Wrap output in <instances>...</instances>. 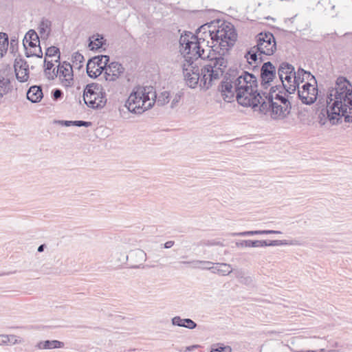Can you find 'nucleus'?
<instances>
[{
  "mask_svg": "<svg viewBox=\"0 0 352 352\" xmlns=\"http://www.w3.org/2000/svg\"><path fill=\"white\" fill-rule=\"evenodd\" d=\"M43 97L42 88L40 86H32L27 91V98L32 102H38Z\"/></svg>",
  "mask_w": 352,
  "mask_h": 352,
  "instance_id": "obj_20",
  "label": "nucleus"
},
{
  "mask_svg": "<svg viewBox=\"0 0 352 352\" xmlns=\"http://www.w3.org/2000/svg\"><path fill=\"white\" fill-rule=\"evenodd\" d=\"M74 126H78V127H80V126L88 127L91 125V122L82 121V120H76V121H74Z\"/></svg>",
  "mask_w": 352,
  "mask_h": 352,
  "instance_id": "obj_45",
  "label": "nucleus"
},
{
  "mask_svg": "<svg viewBox=\"0 0 352 352\" xmlns=\"http://www.w3.org/2000/svg\"><path fill=\"white\" fill-rule=\"evenodd\" d=\"M1 345H15L23 342V340L13 334L1 335Z\"/></svg>",
  "mask_w": 352,
  "mask_h": 352,
  "instance_id": "obj_25",
  "label": "nucleus"
},
{
  "mask_svg": "<svg viewBox=\"0 0 352 352\" xmlns=\"http://www.w3.org/2000/svg\"><path fill=\"white\" fill-rule=\"evenodd\" d=\"M63 347H64V343L56 340L40 341L36 345V348L39 350L60 349Z\"/></svg>",
  "mask_w": 352,
  "mask_h": 352,
  "instance_id": "obj_22",
  "label": "nucleus"
},
{
  "mask_svg": "<svg viewBox=\"0 0 352 352\" xmlns=\"http://www.w3.org/2000/svg\"><path fill=\"white\" fill-rule=\"evenodd\" d=\"M278 74L282 82L281 86H277L279 90L285 91L289 94L294 93L298 86L295 80H293L295 76L294 67L287 63H283L279 66Z\"/></svg>",
  "mask_w": 352,
  "mask_h": 352,
  "instance_id": "obj_11",
  "label": "nucleus"
},
{
  "mask_svg": "<svg viewBox=\"0 0 352 352\" xmlns=\"http://www.w3.org/2000/svg\"><path fill=\"white\" fill-rule=\"evenodd\" d=\"M346 122H352V106L343 116Z\"/></svg>",
  "mask_w": 352,
  "mask_h": 352,
  "instance_id": "obj_49",
  "label": "nucleus"
},
{
  "mask_svg": "<svg viewBox=\"0 0 352 352\" xmlns=\"http://www.w3.org/2000/svg\"><path fill=\"white\" fill-rule=\"evenodd\" d=\"M72 59L73 64L76 65L78 69L82 66V63L85 60L84 56L79 52L74 53L72 56Z\"/></svg>",
  "mask_w": 352,
  "mask_h": 352,
  "instance_id": "obj_37",
  "label": "nucleus"
},
{
  "mask_svg": "<svg viewBox=\"0 0 352 352\" xmlns=\"http://www.w3.org/2000/svg\"><path fill=\"white\" fill-rule=\"evenodd\" d=\"M300 352H324V350H323V349H321V350H320L319 351H313V350H309V351H300Z\"/></svg>",
  "mask_w": 352,
  "mask_h": 352,
  "instance_id": "obj_56",
  "label": "nucleus"
},
{
  "mask_svg": "<svg viewBox=\"0 0 352 352\" xmlns=\"http://www.w3.org/2000/svg\"><path fill=\"white\" fill-rule=\"evenodd\" d=\"M41 38L46 39L51 31V21L48 19H43L38 28Z\"/></svg>",
  "mask_w": 352,
  "mask_h": 352,
  "instance_id": "obj_30",
  "label": "nucleus"
},
{
  "mask_svg": "<svg viewBox=\"0 0 352 352\" xmlns=\"http://www.w3.org/2000/svg\"><path fill=\"white\" fill-rule=\"evenodd\" d=\"M74 121H67V120H65V121H63L62 123L66 126H74Z\"/></svg>",
  "mask_w": 352,
  "mask_h": 352,
  "instance_id": "obj_54",
  "label": "nucleus"
},
{
  "mask_svg": "<svg viewBox=\"0 0 352 352\" xmlns=\"http://www.w3.org/2000/svg\"><path fill=\"white\" fill-rule=\"evenodd\" d=\"M192 41L183 53L186 58V63L193 62L192 59H198L199 58H204V50L201 49L203 45L210 47V41L206 34L200 32V28L198 30L196 36H192Z\"/></svg>",
  "mask_w": 352,
  "mask_h": 352,
  "instance_id": "obj_9",
  "label": "nucleus"
},
{
  "mask_svg": "<svg viewBox=\"0 0 352 352\" xmlns=\"http://www.w3.org/2000/svg\"><path fill=\"white\" fill-rule=\"evenodd\" d=\"M56 74V71H55V69L53 70V75L52 76V78L53 79L54 77H56L54 74Z\"/></svg>",
  "mask_w": 352,
  "mask_h": 352,
  "instance_id": "obj_59",
  "label": "nucleus"
},
{
  "mask_svg": "<svg viewBox=\"0 0 352 352\" xmlns=\"http://www.w3.org/2000/svg\"><path fill=\"white\" fill-rule=\"evenodd\" d=\"M8 45V36L5 33L0 32V46L5 47Z\"/></svg>",
  "mask_w": 352,
  "mask_h": 352,
  "instance_id": "obj_43",
  "label": "nucleus"
},
{
  "mask_svg": "<svg viewBox=\"0 0 352 352\" xmlns=\"http://www.w3.org/2000/svg\"><path fill=\"white\" fill-rule=\"evenodd\" d=\"M44 63L45 65V72L46 75H47V71H50L53 67L54 64L52 61L47 60L46 58L45 59ZM48 74H50V72H48Z\"/></svg>",
  "mask_w": 352,
  "mask_h": 352,
  "instance_id": "obj_51",
  "label": "nucleus"
},
{
  "mask_svg": "<svg viewBox=\"0 0 352 352\" xmlns=\"http://www.w3.org/2000/svg\"><path fill=\"white\" fill-rule=\"evenodd\" d=\"M197 346H196V345H193V346H189V347H188V348H187V349H188V351H190L191 349H194V348H196Z\"/></svg>",
  "mask_w": 352,
  "mask_h": 352,
  "instance_id": "obj_58",
  "label": "nucleus"
},
{
  "mask_svg": "<svg viewBox=\"0 0 352 352\" xmlns=\"http://www.w3.org/2000/svg\"><path fill=\"white\" fill-rule=\"evenodd\" d=\"M254 87H258V84L257 78L253 74L230 68L226 73L219 90L224 99L230 101L239 91Z\"/></svg>",
  "mask_w": 352,
  "mask_h": 352,
  "instance_id": "obj_3",
  "label": "nucleus"
},
{
  "mask_svg": "<svg viewBox=\"0 0 352 352\" xmlns=\"http://www.w3.org/2000/svg\"><path fill=\"white\" fill-rule=\"evenodd\" d=\"M236 278L239 283L246 285H250L253 283L252 277L248 276L242 270H237L234 272Z\"/></svg>",
  "mask_w": 352,
  "mask_h": 352,
  "instance_id": "obj_31",
  "label": "nucleus"
},
{
  "mask_svg": "<svg viewBox=\"0 0 352 352\" xmlns=\"http://www.w3.org/2000/svg\"><path fill=\"white\" fill-rule=\"evenodd\" d=\"M256 43L245 56L247 62L254 70L261 63V55H272L276 50L275 38L269 32L259 33L256 36Z\"/></svg>",
  "mask_w": 352,
  "mask_h": 352,
  "instance_id": "obj_6",
  "label": "nucleus"
},
{
  "mask_svg": "<svg viewBox=\"0 0 352 352\" xmlns=\"http://www.w3.org/2000/svg\"><path fill=\"white\" fill-rule=\"evenodd\" d=\"M184 320V319L181 318L179 316H175L172 318L171 322L174 326L184 327L185 322Z\"/></svg>",
  "mask_w": 352,
  "mask_h": 352,
  "instance_id": "obj_39",
  "label": "nucleus"
},
{
  "mask_svg": "<svg viewBox=\"0 0 352 352\" xmlns=\"http://www.w3.org/2000/svg\"><path fill=\"white\" fill-rule=\"evenodd\" d=\"M85 103L93 109H101L107 103L106 94L103 88L98 83L87 85L83 94Z\"/></svg>",
  "mask_w": 352,
  "mask_h": 352,
  "instance_id": "obj_8",
  "label": "nucleus"
},
{
  "mask_svg": "<svg viewBox=\"0 0 352 352\" xmlns=\"http://www.w3.org/2000/svg\"><path fill=\"white\" fill-rule=\"evenodd\" d=\"M53 98L54 100H58L62 98L63 94V91L60 89H56L53 91Z\"/></svg>",
  "mask_w": 352,
  "mask_h": 352,
  "instance_id": "obj_50",
  "label": "nucleus"
},
{
  "mask_svg": "<svg viewBox=\"0 0 352 352\" xmlns=\"http://www.w3.org/2000/svg\"><path fill=\"white\" fill-rule=\"evenodd\" d=\"M275 233L274 234H281L282 232L280 231H278V230H274Z\"/></svg>",
  "mask_w": 352,
  "mask_h": 352,
  "instance_id": "obj_60",
  "label": "nucleus"
},
{
  "mask_svg": "<svg viewBox=\"0 0 352 352\" xmlns=\"http://www.w3.org/2000/svg\"><path fill=\"white\" fill-rule=\"evenodd\" d=\"M237 247H246V248H251V240H243L241 242H237L236 243Z\"/></svg>",
  "mask_w": 352,
  "mask_h": 352,
  "instance_id": "obj_47",
  "label": "nucleus"
},
{
  "mask_svg": "<svg viewBox=\"0 0 352 352\" xmlns=\"http://www.w3.org/2000/svg\"><path fill=\"white\" fill-rule=\"evenodd\" d=\"M192 36H196L189 32L188 34H185L180 36L179 43L181 45L180 51L182 53H184V51L186 50V48L190 44L191 41H192Z\"/></svg>",
  "mask_w": 352,
  "mask_h": 352,
  "instance_id": "obj_32",
  "label": "nucleus"
},
{
  "mask_svg": "<svg viewBox=\"0 0 352 352\" xmlns=\"http://www.w3.org/2000/svg\"><path fill=\"white\" fill-rule=\"evenodd\" d=\"M212 270L213 274H217L221 276H228L233 272L232 265L226 263H214Z\"/></svg>",
  "mask_w": 352,
  "mask_h": 352,
  "instance_id": "obj_23",
  "label": "nucleus"
},
{
  "mask_svg": "<svg viewBox=\"0 0 352 352\" xmlns=\"http://www.w3.org/2000/svg\"><path fill=\"white\" fill-rule=\"evenodd\" d=\"M180 99H181V95L179 94H175L171 101V105H170L171 108L175 107L177 105L178 102H179Z\"/></svg>",
  "mask_w": 352,
  "mask_h": 352,
  "instance_id": "obj_48",
  "label": "nucleus"
},
{
  "mask_svg": "<svg viewBox=\"0 0 352 352\" xmlns=\"http://www.w3.org/2000/svg\"><path fill=\"white\" fill-rule=\"evenodd\" d=\"M96 61H98V58H92L87 64V73L91 78H96L101 74L99 69L96 67Z\"/></svg>",
  "mask_w": 352,
  "mask_h": 352,
  "instance_id": "obj_28",
  "label": "nucleus"
},
{
  "mask_svg": "<svg viewBox=\"0 0 352 352\" xmlns=\"http://www.w3.org/2000/svg\"><path fill=\"white\" fill-rule=\"evenodd\" d=\"M232 349L229 346H219L217 348H212L211 352H231Z\"/></svg>",
  "mask_w": 352,
  "mask_h": 352,
  "instance_id": "obj_42",
  "label": "nucleus"
},
{
  "mask_svg": "<svg viewBox=\"0 0 352 352\" xmlns=\"http://www.w3.org/2000/svg\"><path fill=\"white\" fill-rule=\"evenodd\" d=\"M258 234H267V230H251V231H244L241 232H234L232 233L231 235L233 236H253V235H258Z\"/></svg>",
  "mask_w": 352,
  "mask_h": 352,
  "instance_id": "obj_35",
  "label": "nucleus"
},
{
  "mask_svg": "<svg viewBox=\"0 0 352 352\" xmlns=\"http://www.w3.org/2000/svg\"><path fill=\"white\" fill-rule=\"evenodd\" d=\"M331 124L339 122L352 106V85L343 76L338 77L331 87Z\"/></svg>",
  "mask_w": 352,
  "mask_h": 352,
  "instance_id": "obj_2",
  "label": "nucleus"
},
{
  "mask_svg": "<svg viewBox=\"0 0 352 352\" xmlns=\"http://www.w3.org/2000/svg\"><path fill=\"white\" fill-rule=\"evenodd\" d=\"M14 67L16 79L21 82H27L29 78L28 63L22 58H16Z\"/></svg>",
  "mask_w": 352,
  "mask_h": 352,
  "instance_id": "obj_16",
  "label": "nucleus"
},
{
  "mask_svg": "<svg viewBox=\"0 0 352 352\" xmlns=\"http://www.w3.org/2000/svg\"><path fill=\"white\" fill-rule=\"evenodd\" d=\"M170 100V93L168 91H163L162 92L158 98H156L155 102H157L159 105H164L167 104Z\"/></svg>",
  "mask_w": 352,
  "mask_h": 352,
  "instance_id": "obj_36",
  "label": "nucleus"
},
{
  "mask_svg": "<svg viewBox=\"0 0 352 352\" xmlns=\"http://www.w3.org/2000/svg\"><path fill=\"white\" fill-rule=\"evenodd\" d=\"M57 54H58V59L56 60V62H58L60 59V51L58 47H54V46L50 47L47 49L46 52H45V56H48V57L55 56Z\"/></svg>",
  "mask_w": 352,
  "mask_h": 352,
  "instance_id": "obj_38",
  "label": "nucleus"
},
{
  "mask_svg": "<svg viewBox=\"0 0 352 352\" xmlns=\"http://www.w3.org/2000/svg\"><path fill=\"white\" fill-rule=\"evenodd\" d=\"M182 263L191 265V267L194 269L208 270H210L212 273L213 271L212 268L214 267V263L211 261L199 260L183 261Z\"/></svg>",
  "mask_w": 352,
  "mask_h": 352,
  "instance_id": "obj_21",
  "label": "nucleus"
},
{
  "mask_svg": "<svg viewBox=\"0 0 352 352\" xmlns=\"http://www.w3.org/2000/svg\"><path fill=\"white\" fill-rule=\"evenodd\" d=\"M184 322H185V328L189 329H193L196 328L197 324L189 318H184Z\"/></svg>",
  "mask_w": 352,
  "mask_h": 352,
  "instance_id": "obj_41",
  "label": "nucleus"
},
{
  "mask_svg": "<svg viewBox=\"0 0 352 352\" xmlns=\"http://www.w3.org/2000/svg\"><path fill=\"white\" fill-rule=\"evenodd\" d=\"M33 41L40 43V39L38 34L34 30H30L25 35L23 43H27L28 42Z\"/></svg>",
  "mask_w": 352,
  "mask_h": 352,
  "instance_id": "obj_34",
  "label": "nucleus"
},
{
  "mask_svg": "<svg viewBox=\"0 0 352 352\" xmlns=\"http://www.w3.org/2000/svg\"><path fill=\"white\" fill-rule=\"evenodd\" d=\"M45 248V244H42V245L38 246L37 250H38V252H42L44 250Z\"/></svg>",
  "mask_w": 352,
  "mask_h": 352,
  "instance_id": "obj_55",
  "label": "nucleus"
},
{
  "mask_svg": "<svg viewBox=\"0 0 352 352\" xmlns=\"http://www.w3.org/2000/svg\"><path fill=\"white\" fill-rule=\"evenodd\" d=\"M329 99H330V94L327 93V107L322 108L320 110V112L318 114V120L319 123L321 126L326 124L329 121H330V109H329Z\"/></svg>",
  "mask_w": 352,
  "mask_h": 352,
  "instance_id": "obj_26",
  "label": "nucleus"
},
{
  "mask_svg": "<svg viewBox=\"0 0 352 352\" xmlns=\"http://www.w3.org/2000/svg\"><path fill=\"white\" fill-rule=\"evenodd\" d=\"M274 233H275L274 230H267V234H274Z\"/></svg>",
  "mask_w": 352,
  "mask_h": 352,
  "instance_id": "obj_57",
  "label": "nucleus"
},
{
  "mask_svg": "<svg viewBox=\"0 0 352 352\" xmlns=\"http://www.w3.org/2000/svg\"><path fill=\"white\" fill-rule=\"evenodd\" d=\"M25 50V56L27 57L36 56L42 58L43 52L40 46V43L30 41L27 43H23Z\"/></svg>",
  "mask_w": 352,
  "mask_h": 352,
  "instance_id": "obj_18",
  "label": "nucleus"
},
{
  "mask_svg": "<svg viewBox=\"0 0 352 352\" xmlns=\"http://www.w3.org/2000/svg\"><path fill=\"white\" fill-rule=\"evenodd\" d=\"M297 88L298 96L302 103L311 104L316 100L318 88L316 85L307 82L300 88L299 86Z\"/></svg>",
  "mask_w": 352,
  "mask_h": 352,
  "instance_id": "obj_13",
  "label": "nucleus"
},
{
  "mask_svg": "<svg viewBox=\"0 0 352 352\" xmlns=\"http://www.w3.org/2000/svg\"><path fill=\"white\" fill-rule=\"evenodd\" d=\"M200 32L206 34L210 40V47L220 50L219 53L224 55L232 47L237 39L234 26L230 22L221 20L213 21L200 27Z\"/></svg>",
  "mask_w": 352,
  "mask_h": 352,
  "instance_id": "obj_1",
  "label": "nucleus"
},
{
  "mask_svg": "<svg viewBox=\"0 0 352 352\" xmlns=\"http://www.w3.org/2000/svg\"><path fill=\"white\" fill-rule=\"evenodd\" d=\"M265 92L258 91L257 87L239 91L235 94L238 103L243 107H251L254 111H258L259 105L264 101Z\"/></svg>",
  "mask_w": 352,
  "mask_h": 352,
  "instance_id": "obj_10",
  "label": "nucleus"
},
{
  "mask_svg": "<svg viewBox=\"0 0 352 352\" xmlns=\"http://www.w3.org/2000/svg\"><path fill=\"white\" fill-rule=\"evenodd\" d=\"M267 241L265 240H251V248L266 247Z\"/></svg>",
  "mask_w": 352,
  "mask_h": 352,
  "instance_id": "obj_40",
  "label": "nucleus"
},
{
  "mask_svg": "<svg viewBox=\"0 0 352 352\" xmlns=\"http://www.w3.org/2000/svg\"><path fill=\"white\" fill-rule=\"evenodd\" d=\"M94 58H98V61H96V67L99 69L102 74L105 70L109 61V56L106 55L96 56Z\"/></svg>",
  "mask_w": 352,
  "mask_h": 352,
  "instance_id": "obj_33",
  "label": "nucleus"
},
{
  "mask_svg": "<svg viewBox=\"0 0 352 352\" xmlns=\"http://www.w3.org/2000/svg\"><path fill=\"white\" fill-rule=\"evenodd\" d=\"M309 78H311V80H314L315 84L317 83L315 77L312 76L310 72H306L303 69L299 68L297 72H295V76L293 77V80H295V82L296 85H298L297 87H298L300 81L302 82L305 78L309 80Z\"/></svg>",
  "mask_w": 352,
  "mask_h": 352,
  "instance_id": "obj_24",
  "label": "nucleus"
},
{
  "mask_svg": "<svg viewBox=\"0 0 352 352\" xmlns=\"http://www.w3.org/2000/svg\"><path fill=\"white\" fill-rule=\"evenodd\" d=\"M338 347V344L337 342L335 343V345H331V352H340L342 351L341 349H336ZM342 346H340L342 348Z\"/></svg>",
  "mask_w": 352,
  "mask_h": 352,
  "instance_id": "obj_52",
  "label": "nucleus"
},
{
  "mask_svg": "<svg viewBox=\"0 0 352 352\" xmlns=\"http://www.w3.org/2000/svg\"><path fill=\"white\" fill-rule=\"evenodd\" d=\"M12 90V85L10 78L2 77L0 78V100Z\"/></svg>",
  "mask_w": 352,
  "mask_h": 352,
  "instance_id": "obj_29",
  "label": "nucleus"
},
{
  "mask_svg": "<svg viewBox=\"0 0 352 352\" xmlns=\"http://www.w3.org/2000/svg\"><path fill=\"white\" fill-rule=\"evenodd\" d=\"M129 258L131 261L133 262V265L134 267H139L140 265H142L146 259V253L140 249H137L131 252L129 254ZM129 256H124V259L128 260Z\"/></svg>",
  "mask_w": 352,
  "mask_h": 352,
  "instance_id": "obj_19",
  "label": "nucleus"
},
{
  "mask_svg": "<svg viewBox=\"0 0 352 352\" xmlns=\"http://www.w3.org/2000/svg\"><path fill=\"white\" fill-rule=\"evenodd\" d=\"M56 76H59L62 85L66 87H71L73 84V70L70 63L63 62L59 64L56 69Z\"/></svg>",
  "mask_w": 352,
  "mask_h": 352,
  "instance_id": "obj_14",
  "label": "nucleus"
},
{
  "mask_svg": "<svg viewBox=\"0 0 352 352\" xmlns=\"http://www.w3.org/2000/svg\"><path fill=\"white\" fill-rule=\"evenodd\" d=\"M285 244H287V243L285 241L274 240L270 241V242L267 241V246H276Z\"/></svg>",
  "mask_w": 352,
  "mask_h": 352,
  "instance_id": "obj_46",
  "label": "nucleus"
},
{
  "mask_svg": "<svg viewBox=\"0 0 352 352\" xmlns=\"http://www.w3.org/2000/svg\"><path fill=\"white\" fill-rule=\"evenodd\" d=\"M122 65L118 62H112L107 65L104 70V78L107 81H115L124 72Z\"/></svg>",
  "mask_w": 352,
  "mask_h": 352,
  "instance_id": "obj_17",
  "label": "nucleus"
},
{
  "mask_svg": "<svg viewBox=\"0 0 352 352\" xmlns=\"http://www.w3.org/2000/svg\"><path fill=\"white\" fill-rule=\"evenodd\" d=\"M89 40V47L91 50H98L105 44L103 36L99 34L92 36Z\"/></svg>",
  "mask_w": 352,
  "mask_h": 352,
  "instance_id": "obj_27",
  "label": "nucleus"
},
{
  "mask_svg": "<svg viewBox=\"0 0 352 352\" xmlns=\"http://www.w3.org/2000/svg\"><path fill=\"white\" fill-rule=\"evenodd\" d=\"M173 245H174V241H168L164 243V248L166 249L170 248L173 246Z\"/></svg>",
  "mask_w": 352,
  "mask_h": 352,
  "instance_id": "obj_53",
  "label": "nucleus"
},
{
  "mask_svg": "<svg viewBox=\"0 0 352 352\" xmlns=\"http://www.w3.org/2000/svg\"><path fill=\"white\" fill-rule=\"evenodd\" d=\"M183 74L186 84L191 88H195L197 84L200 83L201 75L199 68L194 65L193 62L184 63Z\"/></svg>",
  "mask_w": 352,
  "mask_h": 352,
  "instance_id": "obj_12",
  "label": "nucleus"
},
{
  "mask_svg": "<svg viewBox=\"0 0 352 352\" xmlns=\"http://www.w3.org/2000/svg\"><path fill=\"white\" fill-rule=\"evenodd\" d=\"M156 92L152 86L135 87L131 93L125 107L132 113L141 114L151 109L155 102Z\"/></svg>",
  "mask_w": 352,
  "mask_h": 352,
  "instance_id": "obj_5",
  "label": "nucleus"
},
{
  "mask_svg": "<svg viewBox=\"0 0 352 352\" xmlns=\"http://www.w3.org/2000/svg\"><path fill=\"white\" fill-rule=\"evenodd\" d=\"M227 65V60L221 56L210 60L201 69L200 87L207 90L216 84L223 76Z\"/></svg>",
  "mask_w": 352,
  "mask_h": 352,
  "instance_id": "obj_7",
  "label": "nucleus"
},
{
  "mask_svg": "<svg viewBox=\"0 0 352 352\" xmlns=\"http://www.w3.org/2000/svg\"><path fill=\"white\" fill-rule=\"evenodd\" d=\"M336 316V314H334L333 316V322L331 323V325H333V326H336V325H342V324L344 323L345 320H344V316H338V320L336 319L335 318Z\"/></svg>",
  "mask_w": 352,
  "mask_h": 352,
  "instance_id": "obj_44",
  "label": "nucleus"
},
{
  "mask_svg": "<svg viewBox=\"0 0 352 352\" xmlns=\"http://www.w3.org/2000/svg\"><path fill=\"white\" fill-rule=\"evenodd\" d=\"M287 94V91L279 90L277 86L272 87L269 93L263 94L265 99L259 105L258 112L266 114L270 111L273 120H284L292 109Z\"/></svg>",
  "mask_w": 352,
  "mask_h": 352,
  "instance_id": "obj_4",
  "label": "nucleus"
},
{
  "mask_svg": "<svg viewBox=\"0 0 352 352\" xmlns=\"http://www.w3.org/2000/svg\"><path fill=\"white\" fill-rule=\"evenodd\" d=\"M276 76V68L271 62L265 63L261 69V85L267 89Z\"/></svg>",
  "mask_w": 352,
  "mask_h": 352,
  "instance_id": "obj_15",
  "label": "nucleus"
}]
</instances>
